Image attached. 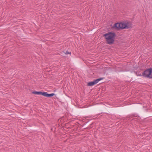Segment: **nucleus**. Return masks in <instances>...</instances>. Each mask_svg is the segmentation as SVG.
<instances>
[{
    "label": "nucleus",
    "mask_w": 152,
    "mask_h": 152,
    "mask_svg": "<svg viewBox=\"0 0 152 152\" xmlns=\"http://www.w3.org/2000/svg\"><path fill=\"white\" fill-rule=\"evenodd\" d=\"M131 27V23L129 21L115 23L113 27V28L116 29L119 28L124 29L125 28H129Z\"/></svg>",
    "instance_id": "1"
},
{
    "label": "nucleus",
    "mask_w": 152,
    "mask_h": 152,
    "mask_svg": "<svg viewBox=\"0 0 152 152\" xmlns=\"http://www.w3.org/2000/svg\"><path fill=\"white\" fill-rule=\"evenodd\" d=\"M115 36V34L113 32H109L105 34V37L107 43L110 44H113L114 42Z\"/></svg>",
    "instance_id": "2"
},
{
    "label": "nucleus",
    "mask_w": 152,
    "mask_h": 152,
    "mask_svg": "<svg viewBox=\"0 0 152 152\" xmlns=\"http://www.w3.org/2000/svg\"><path fill=\"white\" fill-rule=\"evenodd\" d=\"M143 75L145 77L152 78V68H150L145 71Z\"/></svg>",
    "instance_id": "3"
},
{
    "label": "nucleus",
    "mask_w": 152,
    "mask_h": 152,
    "mask_svg": "<svg viewBox=\"0 0 152 152\" xmlns=\"http://www.w3.org/2000/svg\"><path fill=\"white\" fill-rule=\"evenodd\" d=\"M32 93L37 95H41L47 97H51L53 96L55 94L52 93L51 94H48L46 92H42L41 91H33Z\"/></svg>",
    "instance_id": "4"
},
{
    "label": "nucleus",
    "mask_w": 152,
    "mask_h": 152,
    "mask_svg": "<svg viewBox=\"0 0 152 152\" xmlns=\"http://www.w3.org/2000/svg\"><path fill=\"white\" fill-rule=\"evenodd\" d=\"M103 79V78L97 79L93 81L89 82L87 83V86H93L98 83L99 81Z\"/></svg>",
    "instance_id": "5"
},
{
    "label": "nucleus",
    "mask_w": 152,
    "mask_h": 152,
    "mask_svg": "<svg viewBox=\"0 0 152 152\" xmlns=\"http://www.w3.org/2000/svg\"><path fill=\"white\" fill-rule=\"evenodd\" d=\"M71 53H69V52H68V51H66V53H65V54H70Z\"/></svg>",
    "instance_id": "6"
},
{
    "label": "nucleus",
    "mask_w": 152,
    "mask_h": 152,
    "mask_svg": "<svg viewBox=\"0 0 152 152\" xmlns=\"http://www.w3.org/2000/svg\"><path fill=\"white\" fill-rule=\"evenodd\" d=\"M103 36H104V34Z\"/></svg>",
    "instance_id": "7"
},
{
    "label": "nucleus",
    "mask_w": 152,
    "mask_h": 152,
    "mask_svg": "<svg viewBox=\"0 0 152 152\" xmlns=\"http://www.w3.org/2000/svg\"><path fill=\"white\" fill-rule=\"evenodd\" d=\"M68 85V84H66V86H67V85Z\"/></svg>",
    "instance_id": "8"
}]
</instances>
